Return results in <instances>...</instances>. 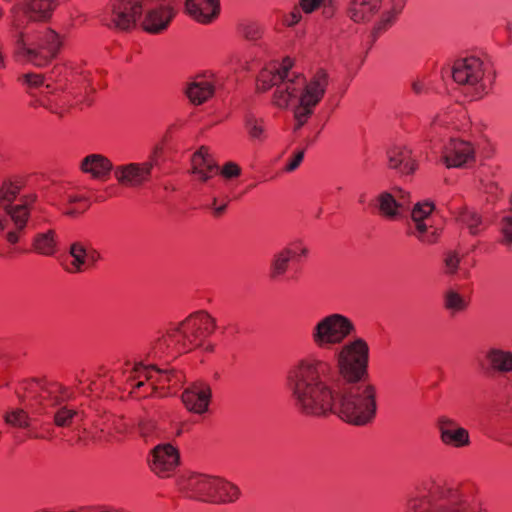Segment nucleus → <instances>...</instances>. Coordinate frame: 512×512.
I'll use <instances>...</instances> for the list:
<instances>
[{
    "label": "nucleus",
    "instance_id": "nucleus-7",
    "mask_svg": "<svg viewBox=\"0 0 512 512\" xmlns=\"http://www.w3.org/2000/svg\"><path fill=\"white\" fill-rule=\"evenodd\" d=\"M19 194V187L13 183L3 184L0 188V206L4 207L5 216L0 217V230L8 229L6 240L16 244L27 226L30 207L36 201V195H26L17 204H12Z\"/></svg>",
    "mask_w": 512,
    "mask_h": 512
},
{
    "label": "nucleus",
    "instance_id": "nucleus-35",
    "mask_svg": "<svg viewBox=\"0 0 512 512\" xmlns=\"http://www.w3.org/2000/svg\"><path fill=\"white\" fill-rule=\"evenodd\" d=\"M316 106L317 105L299 98V104L294 109V119L296 121L294 131L301 129L308 122Z\"/></svg>",
    "mask_w": 512,
    "mask_h": 512
},
{
    "label": "nucleus",
    "instance_id": "nucleus-5",
    "mask_svg": "<svg viewBox=\"0 0 512 512\" xmlns=\"http://www.w3.org/2000/svg\"><path fill=\"white\" fill-rule=\"evenodd\" d=\"M216 329V320L206 311L189 315L177 327L169 329L159 338L156 346L160 350L172 349L176 353H186L202 345Z\"/></svg>",
    "mask_w": 512,
    "mask_h": 512
},
{
    "label": "nucleus",
    "instance_id": "nucleus-31",
    "mask_svg": "<svg viewBox=\"0 0 512 512\" xmlns=\"http://www.w3.org/2000/svg\"><path fill=\"white\" fill-rule=\"evenodd\" d=\"M244 126L250 139L259 142L266 139L265 122L262 118H257L255 115L248 113L244 118Z\"/></svg>",
    "mask_w": 512,
    "mask_h": 512
},
{
    "label": "nucleus",
    "instance_id": "nucleus-2",
    "mask_svg": "<svg viewBox=\"0 0 512 512\" xmlns=\"http://www.w3.org/2000/svg\"><path fill=\"white\" fill-rule=\"evenodd\" d=\"M69 0H21L11 8V33L18 52L37 66L54 59L61 47L59 35L50 28L27 32L30 23L49 22L58 7Z\"/></svg>",
    "mask_w": 512,
    "mask_h": 512
},
{
    "label": "nucleus",
    "instance_id": "nucleus-38",
    "mask_svg": "<svg viewBox=\"0 0 512 512\" xmlns=\"http://www.w3.org/2000/svg\"><path fill=\"white\" fill-rule=\"evenodd\" d=\"M468 306V302L462 295L454 290H448L444 294V308L455 314L464 311Z\"/></svg>",
    "mask_w": 512,
    "mask_h": 512
},
{
    "label": "nucleus",
    "instance_id": "nucleus-9",
    "mask_svg": "<svg viewBox=\"0 0 512 512\" xmlns=\"http://www.w3.org/2000/svg\"><path fill=\"white\" fill-rule=\"evenodd\" d=\"M434 209L433 202L416 203L411 211V222L406 226V235L414 237L424 246L438 243L441 236V229L432 224L431 214Z\"/></svg>",
    "mask_w": 512,
    "mask_h": 512
},
{
    "label": "nucleus",
    "instance_id": "nucleus-39",
    "mask_svg": "<svg viewBox=\"0 0 512 512\" xmlns=\"http://www.w3.org/2000/svg\"><path fill=\"white\" fill-rule=\"evenodd\" d=\"M4 420L7 424L14 426V427H18V428L29 427L28 414L22 409H16V410L6 413L4 416Z\"/></svg>",
    "mask_w": 512,
    "mask_h": 512
},
{
    "label": "nucleus",
    "instance_id": "nucleus-45",
    "mask_svg": "<svg viewBox=\"0 0 512 512\" xmlns=\"http://www.w3.org/2000/svg\"><path fill=\"white\" fill-rule=\"evenodd\" d=\"M394 193L393 194L395 197H396V203H404V206H403V213L407 210H409L410 208V204H411V199H410V194L409 192H406L404 191L403 189L401 188H395L393 189Z\"/></svg>",
    "mask_w": 512,
    "mask_h": 512
},
{
    "label": "nucleus",
    "instance_id": "nucleus-30",
    "mask_svg": "<svg viewBox=\"0 0 512 512\" xmlns=\"http://www.w3.org/2000/svg\"><path fill=\"white\" fill-rule=\"evenodd\" d=\"M284 79V75L276 67L262 69L256 80L258 92H266L272 87H277Z\"/></svg>",
    "mask_w": 512,
    "mask_h": 512
},
{
    "label": "nucleus",
    "instance_id": "nucleus-6",
    "mask_svg": "<svg viewBox=\"0 0 512 512\" xmlns=\"http://www.w3.org/2000/svg\"><path fill=\"white\" fill-rule=\"evenodd\" d=\"M179 490L189 499L207 503H231L239 498V488L219 477L191 474L179 480Z\"/></svg>",
    "mask_w": 512,
    "mask_h": 512
},
{
    "label": "nucleus",
    "instance_id": "nucleus-46",
    "mask_svg": "<svg viewBox=\"0 0 512 512\" xmlns=\"http://www.w3.org/2000/svg\"><path fill=\"white\" fill-rule=\"evenodd\" d=\"M460 259L455 252H448L445 257V265L448 273L453 274L456 272Z\"/></svg>",
    "mask_w": 512,
    "mask_h": 512
},
{
    "label": "nucleus",
    "instance_id": "nucleus-26",
    "mask_svg": "<svg viewBox=\"0 0 512 512\" xmlns=\"http://www.w3.org/2000/svg\"><path fill=\"white\" fill-rule=\"evenodd\" d=\"M36 384L39 387L37 400L44 409H46L47 406L58 405L67 398L65 388L59 383L41 384L37 382Z\"/></svg>",
    "mask_w": 512,
    "mask_h": 512
},
{
    "label": "nucleus",
    "instance_id": "nucleus-48",
    "mask_svg": "<svg viewBox=\"0 0 512 512\" xmlns=\"http://www.w3.org/2000/svg\"><path fill=\"white\" fill-rule=\"evenodd\" d=\"M305 149L299 150L297 153H295L294 157L290 162H288L284 168L286 172H292L296 170L304 158Z\"/></svg>",
    "mask_w": 512,
    "mask_h": 512
},
{
    "label": "nucleus",
    "instance_id": "nucleus-34",
    "mask_svg": "<svg viewBox=\"0 0 512 512\" xmlns=\"http://www.w3.org/2000/svg\"><path fill=\"white\" fill-rule=\"evenodd\" d=\"M70 254L74 258L71 266L67 267L70 273L81 272L86 269L87 246L81 242H75L70 247Z\"/></svg>",
    "mask_w": 512,
    "mask_h": 512
},
{
    "label": "nucleus",
    "instance_id": "nucleus-42",
    "mask_svg": "<svg viewBox=\"0 0 512 512\" xmlns=\"http://www.w3.org/2000/svg\"><path fill=\"white\" fill-rule=\"evenodd\" d=\"M221 176L226 180H231L234 178H238L242 174L241 167L232 161L226 162L221 169H219V172Z\"/></svg>",
    "mask_w": 512,
    "mask_h": 512
},
{
    "label": "nucleus",
    "instance_id": "nucleus-29",
    "mask_svg": "<svg viewBox=\"0 0 512 512\" xmlns=\"http://www.w3.org/2000/svg\"><path fill=\"white\" fill-rule=\"evenodd\" d=\"M215 92L211 82L200 79L189 84L186 94L189 100L195 105H201L213 96Z\"/></svg>",
    "mask_w": 512,
    "mask_h": 512
},
{
    "label": "nucleus",
    "instance_id": "nucleus-22",
    "mask_svg": "<svg viewBox=\"0 0 512 512\" xmlns=\"http://www.w3.org/2000/svg\"><path fill=\"white\" fill-rule=\"evenodd\" d=\"M381 5L382 0H351L347 15L355 23H366L379 12Z\"/></svg>",
    "mask_w": 512,
    "mask_h": 512
},
{
    "label": "nucleus",
    "instance_id": "nucleus-11",
    "mask_svg": "<svg viewBox=\"0 0 512 512\" xmlns=\"http://www.w3.org/2000/svg\"><path fill=\"white\" fill-rule=\"evenodd\" d=\"M152 4L157 5L153 8H147L142 27L144 31L150 34H161L168 29L177 11L173 0H160Z\"/></svg>",
    "mask_w": 512,
    "mask_h": 512
},
{
    "label": "nucleus",
    "instance_id": "nucleus-43",
    "mask_svg": "<svg viewBox=\"0 0 512 512\" xmlns=\"http://www.w3.org/2000/svg\"><path fill=\"white\" fill-rule=\"evenodd\" d=\"M502 232L504 235V242L512 244V208L509 214L502 218Z\"/></svg>",
    "mask_w": 512,
    "mask_h": 512
},
{
    "label": "nucleus",
    "instance_id": "nucleus-14",
    "mask_svg": "<svg viewBox=\"0 0 512 512\" xmlns=\"http://www.w3.org/2000/svg\"><path fill=\"white\" fill-rule=\"evenodd\" d=\"M483 75V62L476 57L459 59L455 61L452 68V77L460 85L476 86Z\"/></svg>",
    "mask_w": 512,
    "mask_h": 512
},
{
    "label": "nucleus",
    "instance_id": "nucleus-12",
    "mask_svg": "<svg viewBox=\"0 0 512 512\" xmlns=\"http://www.w3.org/2000/svg\"><path fill=\"white\" fill-rule=\"evenodd\" d=\"M435 427L441 443L447 447L459 449L471 443L469 431L447 415L439 416L435 421Z\"/></svg>",
    "mask_w": 512,
    "mask_h": 512
},
{
    "label": "nucleus",
    "instance_id": "nucleus-51",
    "mask_svg": "<svg viewBox=\"0 0 512 512\" xmlns=\"http://www.w3.org/2000/svg\"><path fill=\"white\" fill-rule=\"evenodd\" d=\"M99 258L100 254L96 250L87 247L86 269L97 262Z\"/></svg>",
    "mask_w": 512,
    "mask_h": 512
},
{
    "label": "nucleus",
    "instance_id": "nucleus-57",
    "mask_svg": "<svg viewBox=\"0 0 512 512\" xmlns=\"http://www.w3.org/2000/svg\"><path fill=\"white\" fill-rule=\"evenodd\" d=\"M413 88L414 90L418 93L419 92V86H417L416 84L413 85Z\"/></svg>",
    "mask_w": 512,
    "mask_h": 512
},
{
    "label": "nucleus",
    "instance_id": "nucleus-36",
    "mask_svg": "<svg viewBox=\"0 0 512 512\" xmlns=\"http://www.w3.org/2000/svg\"><path fill=\"white\" fill-rule=\"evenodd\" d=\"M400 12H396L395 9L390 8L388 11L384 12L380 18V20L374 25L371 37L372 43H374L380 34L385 32L389 27H391L396 21Z\"/></svg>",
    "mask_w": 512,
    "mask_h": 512
},
{
    "label": "nucleus",
    "instance_id": "nucleus-52",
    "mask_svg": "<svg viewBox=\"0 0 512 512\" xmlns=\"http://www.w3.org/2000/svg\"><path fill=\"white\" fill-rule=\"evenodd\" d=\"M291 67H292V60L288 57L283 59L281 67L278 69L284 75V79H290L289 78V70L291 69Z\"/></svg>",
    "mask_w": 512,
    "mask_h": 512
},
{
    "label": "nucleus",
    "instance_id": "nucleus-59",
    "mask_svg": "<svg viewBox=\"0 0 512 512\" xmlns=\"http://www.w3.org/2000/svg\"><path fill=\"white\" fill-rule=\"evenodd\" d=\"M87 208H88V204H87V205H85V207L83 208V210H82V211L86 210Z\"/></svg>",
    "mask_w": 512,
    "mask_h": 512
},
{
    "label": "nucleus",
    "instance_id": "nucleus-54",
    "mask_svg": "<svg viewBox=\"0 0 512 512\" xmlns=\"http://www.w3.org/2000/svg\"><path fill=\"white\" fill-rule=\"evenodd\" d=\"M68 201H69V203H76V202H80V201L87 202L86 199H84L83 197H80V196H69Z\"/></svg>",
    "mask_w": 512,
    "mask_h": 512
},
{
    "label": "nucleus",
    "instance_id": "nucleus-16",
    "mask_svg": "<svg viewBox=\"0 0 512 512\" xmlns=\"http://www.w3.org/2000/svg\"><path fill=\"white\" fill-rule=\"evenodd\" d=\"M211 395V388L207 383L197 382L183 392L182 401L189 411L202 414L208 409Z\"/></svg>",
    "mask_w": 512,
    "mask_h": 512
},
{
    "label": "nucleus",
    "instance_id": "nucleus-13",
    "mask_svg": "<svg viewBox=\"0 0 512 512\" xmlns=\"http://www.w3.org/2000/svg\"><path fill=\"white\" fill-rule=\"evenodd\" d=\"M152 168V162L119 165L114 169V177L119 185L128 188H136L142 186L149 180Z\"/></svg>",
    "mask_w": 512,
    "mask_h": 512
},
{
    "label": "nucleus",
    "instance_id": "nucleus-17",
    "mask_svg": "<svg viewBox=\"0 0 512 512\" xmlns=\"http://www.w3.org/2000/svg\"><path fill=\"white\" fill-rule=\"evenodd\" d=\"M186 13L199 23L214 21L220 13V0H184Z\"/></svg>",
    "mask_w": 512,
    "mask_h": 512
},
{
    "label": "nucleus",
    "instance_id": "nucleus-41",
    "mask_svg": "<svg viewBox=\"0 0 512 512\" xmlns=\"http://www.w3.org/2000/svg\"><path fill=\"white\" fill-rule=\"evenodd\" d=\"M241 35L249 41H256L262 37L263 31L259 24L255 22L243 23L239 25Z\"/></svg>",
    "mask_w": 512,
    "mask_h": 512
},
{
    "label": "nucleus",
    "instance_id": "nucleus-21",
    "mask_svg": "<svg viewBox=\"0 0 512 512\" xmlns=\"http://www.w3.org/2000/svg\"><path fill=\"white\" fill-rule=\"evenodd\" d=\"M192 172L199 176L202 182H207L219 172V167L209 153V149L201 146L192 156Z\"/></svg>",
    "mask_w": 512,
    "mask_h": 512
},
{
    "label": "nucleus",
    "instance_id": "nucleus-1",
    "mask_svg": "<svg viewBox=\"0 0 512 512\" xmlns=\"http://www.w3.org/2000/svg\"><path fill=\"white\" fill-rule=\"evenodd\" d=\"M337 364L309 355L298 360L286 374V386L305 391L312 406L328 408L331 385L336 382L368 381L369 346L362 338L342 345L335 354ZM323 411V410H320Z\"/></svg>",
    "mask_w": 512,
    "mask_h": 512
},
{
    "label": "nucleus",
    "instance_id": "nucleus-23",
    "mask_svg": "<svg viewBox=\"0 0 512 512\" xmlns=\"http://www.w3.org/2000/svg\"><path fill=\"white\" fill-rule=\"evenodd\" d=\"M388 166L402 174H411L416 170V162L412 159L411 150L405 146H394L387 151Z\"/></svg>",
    "mask_w": 512,
    "mask_h": 512
},
{
    "label": "nucleus",
    "instance_id": "nucleus-27",
    "mask_svg": "<svg viewBox=\"0 0 512 512\" xmlns=\"http://www.w3.org/2000/svg\"><path fill=\"white\" fill-rule=\"evenodd\" d=\"M135 372L137 373L138 378V381L132 386V393L135 394H137L138 391L145 386V381L152 380L154 378L153 372L165 375L167 382H171L173 379L179 381L181 376V372H178L174 369L161 370L155 365L137 367Z\"/></svg>",
    "mask_w": 512,
    "mask_h": 512
},
{
    "label": "nucleus",
    "instance_id": "nucleus-50",
    "mask_svg": "<svg viewBox=\"0 0 512 512\" xmlns=\"http://www.w3.org/2000/svg\"><path fill=\"white\" fill-rule=\"evenodd\" d=\"M25 81L34 87H38L43 83V76L40 74H26L24 75Z\"/></svg>",
    "mask_w": 512,
    "mask_h": 512
},
{
    "label": "nucleus",
    "instance_id": "nucleus-37",
    "mask_svg": "<svg viewBox=\"0 0 512 512\" xmlns=\"http://www.w3.org/2000/svg\"><path fill=\"white\" fill-rule=\"evenodd\" d=\"M458 220L468 227L472 235L479 233L482 219L476 211L464 207L458 213Z\"/></svg>",
    "mask_w": 512,
    "mask_h": 512
},
{
    "label": "nucleus",
    "instance_id": "nucleus-25",
    "mask_svg": "<svg viewBox=\"0 0 512 512\" xmlns=\"http://www.w3.org/2000/svg\"><path fill=\"white\" fill-rule=\"evenodd\" d=\"M379 214L389 220H396L403 214L404 203H396V197L389 192L380 193L371 203Z\"/></svg>",
    "mask_w": 512,
    "mask_h": 512
},
{
    "label": "nucleus",
    "instance_id": "nucleus-33",
    "mask_svg": "<svg viewBox=\"0 0 512 512\" xmlns=\"http://www.w3.org/2000/svg\"><path fill=\"white\" fill-rule=\"evenodd\" d=\"M139 436L147 443L164 439V430L151 419H141L138 423Z\"/></svg>",
    "mask_w": 512,
    "mask_h": 512
},
{
    "label": "nucleus",
    "instance_id": "nucleus-58",
    "mask_svg": "<svg viewBox=\"0 0 512 512\" xmlns=\"http://www.w3.org/2000/svg\"><path fill=\"white\" fill-rule=\"evenodd\" d=\"M413 88L414 90L418 93L419 92V86H417L416 84L413 85Z\"/></svg>",
    "mask_w": 512,
    "mask_h": 512
},
{
    "label": "nucleus",
    "instance_id": "nucleus-4",
    "mask_svg": "<svg viewBox=\"0 0 512 512\" xmlns=\"http://www.w3.org/2000/svg\"><path fill=\"white\" fill-rule=\"evenodd\" d=\"M405 512L486 511L471 489L452 488L428 481L407 500Z\"/></svg>",
    "mask_w": 512,
    "mask_h": 512
},
{
    "label": "nucleus",
    "instance_id": "nucleus-60",
    "mask_svg": "<svg viewBox=\"0 0 512 512\" xmlns=\"http://www.w3.org/2000/svg\"><path fill=\"white\" fill-rule=\"evenodd\" d=\"M510 202H511V204H512V194H511V197H510Z\"/></svg>",
    "mask_w": 512,
    "mask_h": 512
},
{
    "label": "nucleus",
    "instance_id": "nucleus-3",
    "mask_svg": "<svg viewBox=\"0 0 512 512\" xmlns=\"http://www.w3.org/2000/svg\"><path fill=\"white\" fill-rule=\"evenodd\" d=\"M330 407L322 408L312 406L308 395L304 391L294 386H287L291 393V399L296 410L310 417H326L331 414L339 416L345 422L364 426L373 421L377 412V389L369 381L358 382H336L331 386Z\"/></svg>",
    "mask_w": 512,
    "mask_h": 512
},
{
    "label": "nucleus",
    "instance_id": "nucleus-53",
    "mask_svg": "<svg viewBox=\"0 0 512 512\" xmlns=\"http://www.w3.org/2000/svg\"><path fill=\"white\" fill-rule=\"evenodd\" d=\"M405 0H392L391 8L395 9L396 12H402L405 6Z\"/></svg>",
    "mask_w": 512,
    "mask_h": 512
},
{
    "label": "nucleus",
    "instance_id": "nucleus-8",
    "mask_svg": "<svg viewBox=\"0 0 512 512\" xmlns=\"http://www.w3.org/2000/svg\"><path fill=\"white\" fill-rule=\"evenodd\" d=\"M355 330V325L348 317L333 313L321 318L314 325L311 340L319 349H330L341 345Z\"/></svg>",
    "mask_w": 512,
    "mask_h": 512
},
{
    "label": "nucleus",
    "instance_id": "nucleus-40",
    "mask_svg": "<svg viewBox=\"0 0 512 512\" xmlns=\"http://www.w3.org/2000/svg\"><path fill=\"white\" fill-rule=\"evenodd\" d=\"M77 416L78 412L76 410L63 406L55 412L54 423L58 427H69Z\"/></svg>",
    "mask_w": 512,
    "mask_h": 512
},
{
    "label": "nucleus",
    "instance_id": "nucleus-24",
    "mask_svg": "<svg viewBox=\"0 0 512 512\" xmlns=\"http://www.w3.org/2000/svg\"><path fill=\"white\" fill-rule=\"evenodd\" d=\"M485 359L488 361V367H481L486 373H510L512 372V352L500 348H490L485 354Z\"/></svg>",
    "mask_w": 512,
    "mask_h": 512
},
{
    "label": "nucleus",
    "instance_id": "nucleus-44",
    "mask_svg": "<svg viewBox=\"0 0 512 512\" xmlns=\"http://www.w3.org/2000/svg\"><path fill=\"white\" fill-rule=\"evenodd\" d=\"M302 18L301 14V8L295 6L291 12H289L287 15L283 18V24L287 27H292L299 23V21Z\"/></svg>",
    "mask_w": 512,
    "mask_h": 512
},
{
    "label": "nucleus",
    "instance_id": "nucleus-10",
    "mask_svg": "<svg viewBox=\"0 0 512 512\" xmlns=\"http://www.w3.org/2000/svg\"><path fill=\"white\" fill-rule=\"evenodd\" d=\"M180 464V453L170 443L156 445L148 457L150 470L160 478H169Z\"/></svg>",
    "mask_w": 512,
    "mask_h": 512
},
{
    "label": "nucleus",
    "instance_id": "nucleus-20",
    "mask_svg": "<svg viewBox=\"0 0 512 512\" xmlns=\"http://www.w3.org/2000/svg\"><path fill=\"white\" fill-rule=\"evenodd\" d=\"M328 81V73L324 69H319L308 83H304L299 98L318 105L325 95Z\"/></svg>",
    "mask_w": 512,
    "mask_h": 512
},
{
    "label": "nucleus",
    "instance_id": "nucleus-19",
    "mask_svg": "<svg viewBox=\"0 0 512 512\" xmlns=\"http://www.w3.org/2000/svg\"><path fill=\"white\" fill-rule=\"evenodd\" d=\"M113 163L102 154H90L84 157L80 163V170L90 174L93 179L107 180L114 172Z\"/></svg>",
    "mask_w": 512,
    "mask_h": 512
},
{
    "label": "nucleus",
    "instance_id": "nucleus-47",
    "mask_svg": "<svg viewBox=\"0 0 512 512\" xmlns=\"http://www.w3.org/2000/svg\"><path fill=\"white\" fill-rule=\"evenodd\" d=\"M324 0H299V7L304 13H312L320 7Z\"/></svg>",
    "mask_w": 512,
    "mask_h": 512
},
{
    "label": "nucleus",
    "instance_id": "nucleus-15",
    "mask_svg": "<svg viewBox=\"0 0 512 512\" xmlns=\"http://www.w3.org/2000/svg\"><path fill=\"white\" fill-rule=\"evenodd\" d=\"M441 159L448 168L464 167L474 162V149L469 142L452 138L444 146Z\"/></svg>",
    "mask_w": 512,
    "mask_h": 512
},
{
    "label": "nucleus",
    "instance_id": "nucleus-18",
    "mask_svg": "<svg viewBox=\"0 0 512 512\" xmlns=\"http://www.w3.org/2000/svg\"><path fill=\"white\" fill-rule=\"evenodd\" d=\"M305 83V77L298 75L293 79L283 80L275 89L272 96V104L280 109L289 106L290 100L298 97Z\"/></svg>",
    "mask_w": 512,
    "mask_h": 512
},
{
    "label": "nucleus",
    "instance_id": "nucleus-56",
    "mask_svg": "<svg viewBox=\"0 0 512 512\" xmlns=\"http://www.w3.org/2000/svg\"><path fill=\"white\" fill-rule=\"evenodd\" d=\"M153 389H154V386L149 385L148 389L143 394H140V396H146L147 394L151 393Z\"/></svg>",
    "mask_w": 512,
    "mask_h": 512
},
{
    "label": "nucleus",
    "instance_id": "nucleus-49",
    "mask_svg": "<svg viewBox=\"0 0 512 512\" xmlns=\"http://www.w3.org/2000/svg\"><path fill=\"white\" fill-rule=\"evenodd\" d=\"M229 201H230V199L227 196H225L223 198V200H222V203L218 206L217 205L218 199L216 197H214V199H213V207H214V215L216 217L221 216L225 212Z\"/></svg>",
    "mask_w": 512,
    "mask_h": 512
},
{
    "label": "nucleus",
    "instance_id": "nucleus-32",
    "mask_svg": "<svg viewBox=\"0 0 512 512\" xmlns=\"http://www.w3.org/2000/svg\"><path fill=\"white\" fill-rule=\"evenodd\" d=\"M35 251L42 255L50 256L56 251L55 232L49 230L45 233H39L33 241Z\"/></svg>",
    "mask_w": 512,
    "mask_h": 512
},
{
    "label": "nucleus",
    "instance_id": "nucleus-28",
    "mask_svg": "<svg viewBox=\"0 0 512 512\" xmlns=\"http://www.w3.org/2000/svg\"><path fill=\"white\" fill-rule=\"evenodd\" d=\"M297 252L292 248H284L277 252L271 261L269 277L273 281L283 278L288 270L290 261L295 258Z\"/></svg>",
    "mask_w": 512,
    "mask_h": 512
},
{
    "label": "nucleus",
    "instance_id": "nucleus-55",
    "mask_svg": "<svg viewBox=\"0 0 512 512\" xmlns=\"http://www.w3.org/2000/svg\"><path fill=\"white\" fill-rule=\"evenodd\" d=\"M78 213H80L79 211H77L76 209H68L65 214L68 215V216H75L77 215Z\"/></svg>",
    "mask_w": 512,
    "mask_h": 512
}]
</instances>
